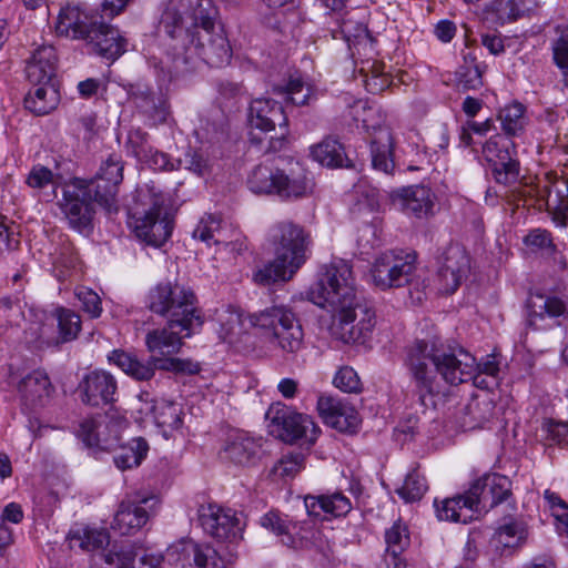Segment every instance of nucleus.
<instances>
[{
    "instance_id": "1",
    "label": "nucleus",
    "mask_w": 568,
    "mask_h": 568,
    "mask_svg": "<svg viewBox=\"0 0 568 568\" xmlns=\"http://www.w3.org/2000/svg\"><path fill=\"white\" fill-rule=\"evenodd\" d=\"M407 367L419 399L426 406V395L439 394L442 383L458 385L473 381L481 389H488L495 383L476 371V358L463 348L447 351L435 341L417 339L406 348Z\"/></svg>"
},
{
    "instance_id": "2",
    "label": "nucleus",
    "mask_w": 568,
    "mask_h": 568,
    "mask_svg": "<svg viewBox=\"0 0 568 568\" xmlns=\"http://www.w3.org/2000/svg\"><path fill=\"white\" fill-rule=\"evenodd\" d=\"M124 163L118 155L102 162L91 180L74 178L62 184L60 209L69 225L80 233L92 230L93 202L111 210L116 202L119 186L123 181Z\"/></svg>"
},
{
    "instance_id": "3",
    "label": "nucleus",
    "mask_w": 568,
    "mask_h": 568,
    "mask_svg": "<svg viewBox=\"0 0 568 568\" xmlns=\"http://www.w3.org/2000/svg\"><path fill=\"white\" fill-rule=\"evenodd\" d=\"M270 234L275 245V258L255 272L254 281L261 285L291 280L305 262L310 243L304 229L291 221L276 223Z\"/></svg>"
},
{
    "instance_id": "4",
    "label": "nucleus",
    "mask_w": 568,
    "mask_h": 568,
    "mask_svg": "<svg viewBox=\"0 0 568 568\" xmlns=\"http://www.w3.org/2000/svg\"><path fill=\"white\" fill-rule=\"evenodd\" d=\"M253 327L263 331L270 348L286 361L305 348L302 324L287 305H272L247 316Z\"/></svg>"
},
{
    "instance_id": "5",
    "label": "nucleus",
    "mask_w": 568,
    "mask_h": 568,
    "mask_svg": "<svg viewBox=\"0 0 568 568\" xmlns=\"http://www.w3.org/2000/svg\"><path fill=\"white\" fill-rule=\"evenodd\" d=\"M371 275L374 285L382 291L407 286L417 302L425 296L427 282L417 267L415 252L390 250L381 253L372 265Z\"/></svg>"
},
{
    "instance_id": "6",
    "label": "nucleus",
    "mask_w": 568,
    "mask_h": 568,
    "mask_svg": "<svg viewBox=\"0 0 568 568\" xmlns=\"http://www.w3.org/2000/svg\"><path fill=\"white\" fill-rule=\"evenodd\" d=\"M146 307L154 314L171 321V327L203 325V313L193 290L178 282H161L146 296Z\"/></svg>"
},
{
    "instance_id": "7",
    "label": "nucleus",
    "mask_w": 568,
    "mask_h": 568,
    "mask_svg": "<svg viewBox=\"0 0 568 568\" xmlns=\"http://www.w3.org/2000/svg\"><path fill=\"white\" fill-rule=\"evenodd\" d=\"M168 45L169 54L179 72L193 71L202 63L220 68L230 63L232 58V49L222 30L210 31L209 38L196 37L193 44H189L187 40L179 39Z\"/></svg>"
},
{
    "instance_id": "8",
    "label": "nucleus",
    "mask_w": 568,
    "mask_h": 568,
    "mask_svg": "<svg viewBox=\"0 0 568 568\" xmlns=\"http://www.w3.org/2000/svg\"><path fill=\"white\" fill-rule=\"evenodd\" d=\"M250 141L262 145L265 152H277L285 148L288 135V119L282 103L268 98L252 100L248 108Z\"/></svg>"
},
{
    "instance_id": "9",
    "label": "nucleus",
    "mask_w": 568,
    "mask_h": 568,
    "mask_svg": "<svg viewBox=\"0 0 568 568\" xmlns=\"http://www.w3.org/2000/svg\"><path fill=\"white\" fill-rule=\"evenodd\" d=\"M248 185L254 193L275 194L283 200L302 199L313 191V180L297 163L287 171L258 165L252 171Z\"/></svg>"
},
{
    "instance_id": "10",
    "label": "nucleus",
    "mask_w": 568,
    "mask_h": 568,
    "mask_svg": "<svg viewBox=\"0 0 568 568\" xmlns=\"http://www.w3.org/2000/svg\"><path fill=\"white\" fill-rule=\"evenodd\" d=\"M101 425L94 419H85L80 424L79 438L89 448L112 453L115 467L122 471L139 467L148 455L149 444L143 437H134L124 444L118 438H102Z\"/></svg>"
},
{
    "instance_id": "11",
    "label": "nucleus",
    "mask_w": 568,
    "mask_h": 568,
    "mask_svg": "<svg viewBox=\"0 0 568 568\" xmlns=\"http://www.w3.org/2000/svg\"><path fill=\"white\" fill-rule=\"evenodd\" d=\"M332 335L345 344H366L373 336L376 325L374 308L357 297L351 303L333 307Z\"/></svg>"
},
{
    "instance_id": "12",
    "label": "nucleus",
    "mask_w": 568,
    "mask_h": 568,
    "mask_svg": "<svg viewBox=\"0 0 568 568\" xmlns=\"http://www.w3.org/2000/svg\"><path fill=\"white\" fill-rule=\"evenodd\" d=\"M217 11L211 0H197L196 6L192 10L191 23L186 26L184 19L174 8H168L160 20V28L174 41L187 40L189 44H193L196 37H210V31L215 29V18Z\"/></svg>"
},
{
    "instance_id": "13",
    "label": "nucleus",
    "mask_w": 568,
    "mask_h": 568,
    "mask_svg": "<svg viewBox=\"0 0 568 568\" xmlns=\"http://www.w3.org/2000/svg\"><path fill=\"white\" fill-rule=\"evenodd\" d=\"M108 359L136 381H150L155 375L156 369L191 375L201 371L200 364L191 359L150 356L146 361H141L136 355L123 349L112 351L108 355Z\"/></svg>"
},
{
    "instance_id": "14",
    "label": "nucleus",
    "mask_w": 568,
    "mask_h": 568,
    "mask_svg": "<svg viewBox=\"0 0 568 568\" xmlns=\"http://www.w3.org/2000/svg\"><path fill=\"white\" fill-rule=\"evenodd\" d=\"M151 207L134 216L133 230L139 240L153 247L162 246L173 231V216L164 207V195L149 187Z\"/></svg>"
},
{
    "instance_id": "15",
    "label": "nucleus",
    "mask_w": 568,
    "mask_h": 568,
    "mask_svg": "<svg viewBox=\"0 0 568 568\" xmlns=\"http://www.w3.org/2000/svg\"><path fill=\"white\" fill-rule=\"evenodd\" d=\"M316 290L322 300L316 302L318 305L327 303L335 307L343 303H351V300L357 297L351 264L344 260L333 261L326 266L316 284Z\"/></svg>"
},
{
    "instance_id": "16",
    "label": "nucleus",
    "mask_w": 568,
    "mask_h": 568,
    "mask_svg": "<svg viewBox=\"0 0 568 568\" xmlns=\"http://www.w3.org/2000/svg\"><path fill=\"white\" fill-rule=\"evenodd\" d=\"M267 417L277 427L278 437L285 443H297L313 445L320 433V427L311 416L291 412L287 408L270 409Z\"/></svg>"
},
{
    "instance_id": "17",
    "label": "nucleus",
    "mask_w": 568,
    "mask_h": 568,
    "mask_svg": "<svg viewBox=\"0 0 568 568\" xmlns=\"http://www.w3.org/2000/svg\"><path fill=\"white\" fill-rule=\"evenodd\" d=\"M469 270L470 260L466 250L459 244L448 245L438 257V291L446 295L455 293Z\"/></svg>"
},
{
    "instance_id": "18",
    "label": "nucleus",
    "mask_w": 568,
    "mask_h": 568,
    "mask_svg": "<svg viewBox=\"0 0 568 568\" xmlns=\"http://www.w3.org/2000/svg\"><path fill=\"white\" fill-rule=\"evenodd\" d=\"M154 497H133L122 500L111 528L123 536L134 535L146 525L156 504Z\"/></svg>"
},
{
    "instance_id": "19",
    "label": "nucleus",
    "mask_w": 568,
    "mask_h": 568,
    "mask_svg": "<svg viewBox=\"0 0 568 568\" xmlns=\"http://www.w3.org/2000/svg\"><path fill=\"white\" fill-rule=\"evenodd\" d=\"M182 325L183 327H171V321H166L163 327L150 329L145 335V346L151 356L173 358L172 356L183 346V339L191 337L202 327L194 323L191 326L183 323Z\"/></svg>"
},
{
    "instance_id": "20",
    "label": "nucleus",
    "mask_w": 568,
    "mask_h": 568,
    "mask_svg": "<svg viewBox=\"0 0 568 568\" xmlns=\"http://www.w3.org/2000/svg\"><path fill=\"white\" fill-rule=\"evenodd\" d=\"M78 390L84 405L104 407L116 400L118 382L109 372L95 369L83 376Z\"/></svg>"
},
{
    "instance_id": "21",
    "label": "nucleus",
    "mask_w": 568,
    "mask_h": 568,
    "mask_svg": "<svg viewBox=\"0 0 568 568\" xmlns=\"http://www.w3.org/2000/svg\"><path fill=\"white\" fill-rule=\"evenodd\" d=\"M199 520L203 530L220 541L234 539L241 531L235 511L215 504L201 506Z\"/></svg>"
},
{
    "instance_id": "22",
    "label": "nucleus",
    "mask_w": 568,
    "mask_h": 568,
    "mask_svg": "<svg viewBox=\"0 0 568 568\" xmlns=\"http://www.w3.org/2000/svg\"><path fill=\"white\" fill-rule=\"evenodd\" d=\"M99 21L79 4H67L60 9L55 33L71 40L88 41Z\"/></svg>"
},
{
    "instance_id": "23",
    "label": "nucleus",
    "mask_w": 568,
    "mask_h": 568,
    "mask_svg": "<svg viewBox=\"0 0 568 568\" xmlns=\"http://www.w3.org/2000/svg\"><path fill=\"white\" fill-rule=\"evenodd\" d=\"M510 481L506 476L498 474H487L471 483L469 487V496L465 505H479L480 503H489L490 507H495L506 501L511 496Z\"/></svg>"
},
{
    "instance_id": "24",
    "label": "nucleus",
    "mask_w": 568,
    "mask_h": 568,
    "mask_svg": "<svg viewBox=\"0 0 568 568\" xmlns=\"http://www.w3.org/2000/svg\"><path fill=\"white\" fill-rule=\"evenodd\" d=\"M393 205L417 217L426 216L433 209L432 190L423 184L409 185L389 192Z\"/></svg>"
},
{
    "instance_id": "25",
    "label": "nucleus",
    "mask_w": 568,
    "mask_h": 568,
    "mask_svg": "<svg viewBox=\"0 0 568 568\" xmlns=\"http://www.w3.org/2000/svg\"><path fill=\"white\" fill-rule=\"evenodd\" d=\"M260 524L263 528L281 537L282 544L291 548L308 547L311 538L315 535L314 531H306L302 528L298 529L297 524L290 523L286 516L282 517L274 511H268L263 515L260 519Z\"/></svg>"
},
{
    "instance_id": "26",
    "label": "nucleus",
    "mask_w": 568,
    "mask_h": 568,
    "mask_svg": "<svg viewBox=\"0 0 568 568\" xmlns=\"http://www.w3.org/2000/svg\"><path fill=\"white\" fill-rule=\"evenodd\" d=\"M87 42L94 53L109 61H114L122 55L128 44L126 39L116 28L103 22H98Z\"/></svg>"
},
{
    "instance_id": "27",
    "label": "nucleus",
    "mask_w": 568,
    "mask_h": 568,
    "mask_svg": "<svg viewBox=\"0 0 568 568\" xmlns=\"http://www.w3.org/2000/svg\"><path fill=\"white\" fill-rule=\"evenodd\" d=\"M262 438L250 436L246 432L236 430L229 435L224 454L225 458L241 466L256 463L261 457Z\"/></svg>"
},
{
    "instance_id": "28",
    "label": "nucleus",
    "mask_w": 568,
    "mask_h": 568,
    "mask_svg": "<svg viewBox=\"0 0 568 568\" xmlns=\"http://www.w3.org/2000/svg\"><path fill=\"white\" fill-rule=\"evenodd\" d=\"M317 410L327 425L341 432H353L358 425L357 413L332 396H321Z\"/></svg>"
},
{
    "instance_id": "29",
    "label": "nucleus",
    "mask_w": 568,
    "mask_h": 568,
    "mask_svg": "<svg viewBox=\"0 0 568 568\" xmlns=\"http://www.w3.org/2000/svg\"><path fill=\"white\" fill-rule=\"evenodd\" d=\"M58 57L52 45H41L28 60L26 74L33 84H49L55 74Z\"/></svg>"
},
{
    "instance_id": "30",
    "label": "nucleus",
    "mask_w": 568,
    "mask_h": 568,
    "mask_svg": "<svg viewBox=\"0 0 568 568\" xmlns=\"http://www.w3.org/2000/svg\"><path fill=\"white\" fill-rule=\"evenodd\" d=\"M394 139L388 128H378L371 141V158L374 170L393 174L395 161L393 158Z\"/></svg>"
},
{
    "instance_id": "31",
    "label": "nucleus",
    "mask_w": 568,
    "mask_h": 568,
    "mask_svg": "<svg viewBox=\"0 0 568 568\" xmlns=\"http://www.w3.org/2000/svg\"><path fill=\"white\" fill-rule=\"evenodd\" d=\"M536 6L535 0H493L485 9V19L497 26L513 22Z\"/></svg>"
},
{
    "instance_id": "32",
    "label": "nucleus",
    "mask_w": 568,
    "mask_h": 568,
    "mask_svg": "<svg viewBox=\"0 0 568 568\" xmlns=\"http://www.w3.org/2000/svg\"><path fill=\"white\" fill-rule=\"evenodd\" d=\"M386 554L384 557L387 568H406V559L403 551L409 546V535L406 525L396 521L385 532Z\"/></svg>"
},
{
    "instance_id": "33",
    "label": "nucleus",
    "mask_w": 568,
    "mask_h": 568,
    "mask_svg": "<svg viewBox=\"0 0 568 568\" xmlns=\"http://www.w3.org/2000/svg\"><path fill=\"white\" fill-rule=\"evenodd\" d=\"M469 496V489L464 494L445 498L442 501L435 499L434 506L439 520L467 524L473 519V513L477 511V505H465Z\"/></svg>"
},
{
    "instance_id": "34",
    "label": "nucleus",
    "mask_w": 568,
    "mask_h": 568,
    "mask_svg": "<svg viewBox=\"0 0 568 568\" xmlns=\"http://www.w3.org/2000/svg\"><path fill=\"white\" fill-rule=\"evenodd\" d=\"M304 504L307 514L314 517H320L322 513L339 517L348 514L352 509L351 500L341 493L307 496Z\"/></svg>"
},
{
    "instance_id": "35",
    "label": "nucleus",
    "mask_w": 568,
    "mask_h": 568,
    "mask_svg": "<svg viewBox=\"0 0 568 568\" xmlns=\"http://www.w3.org/2000/svg\"><path fill=\"white\" fill-rule=\"evenodd\" d=\"M19 393L26 404L38 405L51 390V383L48 375L42 371H33L19 383Z\"/></svg>"
},
{
    "instance_id": "36",
    "label": "nucleus",
    "mask_w": 568,
    "mask_h": 568,
    "mask_svg": "<svg viewBox=\"0 0 568 568\" xmlns=\"http://www.w3.org/2000/svg\"><path fill=\"white\" fill-rule=\"evenodd\" d=\"M312 158L327 168H342L348 161L344 146L337 139L327 136L311 148Z\"/></svg>"
},
{
    "instance_id": "37",
    "label": "nucleus",
    "mask_w": 568,
    "mask_h": 568,
    "mask_svg": "<svg viewBox=\"0 0 568 568\" xmlns=\"http://www.w3.org/2000/svg\"><path fill=\"white\" fill-rule=\"evenodd\" d=\"M24 98V106L37 115L48 114L55 109L59 93L52 84H37Z\"/></svg>"
},
{
    "instance_id": "38",
    "label": "nucleus",
    "mask_w": 568,
    "mask_h": 568,
    "mask_svg": "<svg viewBox=\"0 0 568 568\" xmlns=\"http://www.w3.org/2000/svg\"><path fill=\"white\" fill-rule=\"evenodd\" d=\"M485 67L478 62L474 52L463 53V63L456 71V80L464 90H477L483 85Z\"/></svg>"
},
{
    "instance_id": "39",
    "label": "nucleus",
    "mask_w": 568,
    "mask_h": 568,
    "mask_svg": "<svg viewBox=\"0 0 568 568\" xmlns=\"http://www.w3.org/2000/svg\"><path fill=\"white\" fill-rule=\"evenodd\" d=\"M525 111V106L519 102L506 105L499 111L498 120L505 135L513 138L523 134L527 124Z\"/></svg>"
},
{
    "instance_id": "40",
    "label": "nucleus",
    "mask_w": 568,
    "mask_h": 568,
    "mask_svg": "<svg viewBox=\"0 0 568 568\" xmlns=\"http://www.w3.org/2000/svg\"><path fill=\"white\" fill-rule=\"evenodd\" d=\"M179 170L185 169L200 178H209L214 172L215 161L202 151L189 148L182 158L176 159Z\"/></svg>"
},
{
    "instance_id": "41",
    "label": "nucleus",
    "mask_w": 568,
    "mask_h": 568,
    "mask_svg": "<svg viewBox=\"0 0 568 568\" xmlns=\"http://www.w3.org/2000/svg\"><path fill=\"white\" fill-rule=\"evenodd\" d=\"M527 307L529 310L530 324L534 317L542 318L545 314L549 317H558L566 312V304L561 298L542 294L531 296L527 302Z\"/></svg>"
},
{
    "instance_id": "42",
    "label": "nucleus",
    "mask_w": 568,
    "mask_h": 568,
    "mask_svg": "<svg viewBox=\"0 0 568 568\" xmlns=\"http://www.w3.org/2000/svg\"><path fill=\"white\" fill-rule=\"evenodd\" d=\"M221 224L220 220L214 215H207L200 220L196 227L192 232V236L195 240H200L207 245L214 243L215 245H221L224 248L234 247V243L225 242L221 237Z\"/></svg>"
},
{
    "instance_id": "43",
    "label": "nucleus",
    "mask_w": 568,
    "mask_h": 568,
    "mask_svg": "<svg viewBox=\"0 0 568 568\" xmlns=\"http://www.w3.org/2000/svg\"><path fill=\"white\" fill-rule=\"evenodd\" d=\"M552 60L561 70L564 85H568V26L558 24L555 27V38L551 42Z\"/></svg>"
},
{
    "instance_id": "44",
    "label": "nucleus",
    "mask_w": 568,
    "mask_h": 568,
    "mask_svg": "<svg viewBox=\"0 0 568 568\" xmlns=\"http://www.w3.org/2000/svg\"><path fill=\"white\" fill-rule=\"evenodd\" d=\"M151 413L158 426L178 429L182 425V408L176 403L155 402L151 407Z\"/></svg>"
},
{
    "instance_id": "45",
    "label": "nucleus",
    "mask_w": 568,
    "mask_h": 568,
    "mask_svg": "<svg viewBox=\"0 0 568 568\" xmlns=\"http://www.w3.org/2000/svg\"><path fill=\"white\" fill-rule=\"evenodd\" d=\"M199 544L191 539H182L172 544L165 552V559L181 568H192Z\"/></svg>"
},
{
    "instance_id": "46",
    "label": "nucleus",
    "mask_w": 568,
    "mask_h": 568,
    "mask_svg": "<svg viewBox=\"0 0 568 568\" xmlns=\"http://www.w3.org/2000/svg\"><path fill=\"white\" fill-rule=\"evenodd\" d=\"M515 153V144L497 134L491 136L483 146V154L490 166L499 161L510 160Z\"/></svg>"
},
{
    "instance_id": "47",
    "label": "nucleus",
    "mask_w": 568,
    "mask_h": 568,
    "mask_svg": "<svg viewBox=\"0 0 568 568\" xmlns=\"http://www.w3.org/2000/svg\"><path fill=\"white\" fill-rule=\"evenodd\" d=\"M427 489L428 486L425 478L417 470H413L407 474L403 486L397 488L396 493L406 503H414L419 500Z\"/></svg>"
},
{
    "instance_id": "48",
    "label": "nucleus",
    "mask_w": 568,
    "mask_h": 568,
    "mask_svg": "<svg viewBox=\"0 0 568 568\" xmlns=\"http://www.w3.org/2000/svg\"><path fill=\"white\" fill-rule=\"evenodd\" d=\"M544 498L555 518L557 530L560 535L568 534V504L555 491L546 489Z\"/></svg>"
},
{
    "instance_id": "49",
    "label": "nucleus",
    "mask_w": 568,
    "mask_h": 568,
    "mask_svg": "<svg viewBox=\"0 0 568 568\" xmlns=\"http://www.w3.org/2000/svg\"><path fill=\"white\" fill-rule=\"evenodd\" d=\"M57 320L62 342H70L77 338L81 329V318L77 313L61 307L57 310Z\"/></svg>"
},
{
    "instance_id": "50",
    "label": "nucleus",
    "mask_w": 568,
    "mask_h": 568,
    "mask_svg": "<svg viewBox=\"0 0 568 568\" xmlns=\"http://www.w3.org/2000/svg\"><path fill=\"white\" fill-rule=\"evenodd\" d=\"M490 405L488 402L473 400L465 407L463 426L466 429L481 428L490 417Z\"/></svg>"
},
{
    "instance_id": "51",
    "label": "nucleus",
    "mask_w": 568,
    "mask_h": 568,
    "mask_svg": "<svg viewBox=\"0 0 568 568\" xmlns=\"http://www.w3.org/2000/svg\"><path fill=\"white\" fill-rule=\"evenodd\" d=\"M101 556L111 568H136V554L131 546H114Z\"/></svg>"
},
{
    "instance_id": "52",
    "label": "nucleus",
    "mask_w": 568,
    "mask_h": 568,
    "mask_svg": "<svg viewBox=\"0 0 568 568\" xmlns=\"http://www.w3.org/2000/svg\"><path fill=\"white\" fill-rule=\"evenodd\" d=\"M491 172L497 183L511 185L519 179V162L516 158L499 161L491 165Z\"/></svg>"
},
{
    "instance_id": "53",
    "label": "nucleus",
    "mask_w": 568,
    "mask_h": 568,
    "mask_svg": "<svg viewBox=\"0 0 568 568\" xmlns=\"http://www.w3.org/2000/svg\"><path fill=\"white\" fill-rule=\"evenodd\" d=\"M305 456L302 453L287 454L274 466L273 473L280 477L295 476L304 468Z\"/></svg>"
},
{
    "instance_id": "54",
    "label": "nucleus",
    "mask_w": 568,
    "mask_h": 568,
    "mask_svg": "<svg viewBox=\"0 0 568 568\" xmlns=\"http://www.w3.org/2000/svg\"><path fill=\"white\" fill-rule=\"evenodd\" d=\"M277 91L285 94V99L294 105L307 104L311 97L310 89H304V83L300 78H291L286 87L278 88Z\"/></svg>"
},
{
    "instance_id": "55",
    "label": "nucleus",
    "mask_w": 568,
    "mask_h": 568,
    "mask_svg": "<svg viewBox=\"0 0 568 568\" xmlns=\"http://www.w3.org/2000/svg\"><path fill=\"white\" fill-rule=\"evenodd\" d=\"M192 568H226V566L212 546L199 544Z\"/></svg>"
},
{
    "instance_id": "56",
    "label": "nucleus",
    "mask_w": 568,
    "mask_h": 568,
    "mask_svg": "<svg viewBox=\"0 0 568 568\" xmlns=\"http://www.w3.org/2000/svg\"><path fill=\"white\" fill-rule=\"evenodd\" d=\"M26 183L33 190H42L49 185H55V175L53 172L41 164L33 165L29 171Z\"/></svg>"
},
{
    "instance_id": "57",
    "label": "nucleus",
    "mask_w": 568,
    "mask_h": 568,
    "mask_svg": "<svg viewBox=\"0 0 568 568\" xmlns=\"http://www.w3.org/2000/svg\"><path fill=\"white\" fill-rule=\"evenodd\" d=\"M335 387L344 393L357 394L362 390V383L357 373L349 366L342 367L333 379Z\"/></svg>"
},
{
    "instance_id": "58",
    "label": "nucleus",
    "mask_w": 568,
    "mask_h": 568,
    "mask_svg": "<svg viewBox=\"0 0 568 568\" xmlns=\"http://www.w3.org/2000/svg\"><path fill=\"white\" fill-rule=\"evenodd\" d=\"M524 243L532 252H545L547 254H551L555 248L550 233L541 229L531 230L524 237Z\"/></svg>"
},
{
    "instance_id": "59",
    "label": "nucleus",
    "mask_w": 568,
    "mask_h": 568,
    "mask_svg": "<svg viewBox=\"0 0 568 568\" xmlns=\"http://www.w3.org/2000/svg\"><path fill=\"white\" fill-rule=\"evenodd\" d=\"M75 296L81 304V308L92 318H97L101 315V298L94 291L85 286H80L75 290Z\"/></svg>"
},
{
    "instance_id": "60",
    "label": "nucleus",
    "mask_w": 568,
    "mask_h": 568,
    "mask_svg": "<svg viewBox=\"0 0 568 568\" xmlns=\"http://www.w3.org/2000/svg\"><path fill=\"white\" fill-rule=\"evenodd\" d=\"M496 536L499 544L505 547H514L525 537V530L518 523L511 520L500 526L496 531Z\"/></svg>"
},
{
    "instance_id": "61",
    "label": "nucleus",
    "mask_w": 568,
    "mask_h": 568,
    "mask_svg": "<svg viewBox=\"0 0 568 568\" xmlns=\"http://www.w3.org/2000/svg\"><path fill=\"white\" fill-rule=\"evenodd\" d=\"M547 205L552 210V220L561 226H566L568 220V200L562 199L560 191L548 195Z\"/></svg>"
},
{
    "instance_id": "62",
    "label": "nucleus",
    "mask_w": 568,
    "mask_h": 568,
    "mask_svg": "<svg viewBox=\"0 0 568 568\" xmlns=\"http://www.w3.org/2000/svg\"><path fill=\"white\" fill-rule=\"evenodd\" d=\"M371 72V77L365 79V87L368 92L376 94L388 87L389 79L382 70V67L376 62H373Z\"/></svg>"
},
{
    "instance_id": "63",
    "label": "nucleus",
    "mask_w": 568,
    "mask_h": 568,
    "mask_svg": "<svg viewBox=\"0 0 568 568\" xmlns=\"http://www.w3.org/2000/svg\"><path fill=\"white\" fill-rule=\"evenodd\" d=\"M149 165L154 170L160 171H175L179 170L176 165V160H173L169 156V154L160 152L158 150L149 149L148 156H144Z\"/></svg>"
},
{
    "instance_id": "64",
    "label": "nucleus",
    "mask_w": 568,
    "mask_h": 568,
    "mask_svg": "<svg viewBox=\"0 0 568 568\" xmlns=\"http://www.w3.org/2000/svg\"><path fill=\"white\" fill-rule=\"evenodd\" d=\"M541 429L546 434L549 444H562L568 435V425L552 419L546 420Z\"/></svg>"
}]
</instances>
